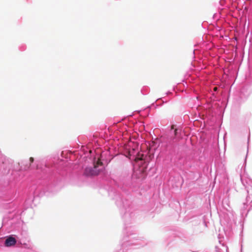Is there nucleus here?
<instances>
[{
  "mask_svg": "<svg viewBox=\"0 0 252 252\" xmlns=\"http://www.w3.org/2000/svg\"><path fill=\"white\" fill-rule=\"evenodd\" d=\"M30 161L31 164L32 163V162H33V161H34V158H32V157H31V158H30Z\"/></svg>",
  "mask_w": 252,
  "mask_h": 252,
  "instance_id": "nucleus-5",
  "label": "nucleus"
},
{
  "mask_svg": "<svg viewBox=\"0 0 252 252\" xmlns=\"http://www.w3.org/2000/svg\"><path fill=\"white\" fill-rule=\"evenodd\" d=\"M171 129H174V125H172V126H171Z\"/></svg>",
  "mask_w": 252,
  "mask_h": 252,
  "instance_id": "nucleus-6",
  "label": "nucleus"
},
{
  "mask_svg": "<svg viewBox=\"0 0 252 252\" xmlns=\"http://www.w3.org/2000/svg\"><path fill=\"white\" fill-rule=\"evenodd\" d=\"M102 165V162L99 159H98L96 162L94 164L93 167H87L85 168L84 174L87 176L98 175L100 172V170L99 169H97V167L99 165Z\"/></svg>",
  "mask_w": 252,
  "mask_h": 252,
  "instance_id": "nucleus-1",
  "label": "nucleus"
},
{
  "mask_svg": "<svg viewBox=\"0 0 252 252\" xmlns=\"http://www.w3.org/2000/svg\"><path fill=\"white\" fill-rule=\"evenodd\" d=\"M16 243L15 238L12 236H9L5 240L4 245L6 247H11L14 246Z\"/></svg>",
  "mask_w": 252,
  "mask_h": 252,
  "instance_id": "nucleus-2",
  "label": "nucleus"
},
{
  "mask_svg": "<svg viewBox=\"0 0 252 252\" xmlns=\"http://www.w3.org/2000/svg\"><path fill=\"white\" fill-rule=\"evenodd\" d=\"M217 90V87H215V88H214V91H216Z\"/></svg>",
  "mask_w": 252,
  "mask_h": 252,
  "instance_id": "nucleus-7",
  "label": "nucleus"
},
{
  "mask_svg": "<svg viewBox=\"0 0 252 252\" xmlns=\"http://www.w3.org/2000/svg\"><path fill=\"white\" fill-rule=\"evenodd\" d=\"M144 156L143 154L138 155V157L135 158V160L137 161L138 160H142L144 159Z\"/></svg>",
  "mask_w": 252,
  "mask_h": 252,
  "instance_id": "nucleus-3",
  "label": "nucleus"
},
{
  "mask_svg": "<svg viewBox=\"0 0 252 252\" xmlns=\"http://www.w3.org/2000/svg\"><path fill=\"white\" fill-rule=\"evenodd\" d=\"M178 129H177V128H175L174 130V134L175 135V136H176L178 134Z\"/></svg>",
  "mask_w": 252,
  "mask_h": 252,
  "instance_id": "nucleus-4",
  "label": "nucleus"
}]
</instances>
